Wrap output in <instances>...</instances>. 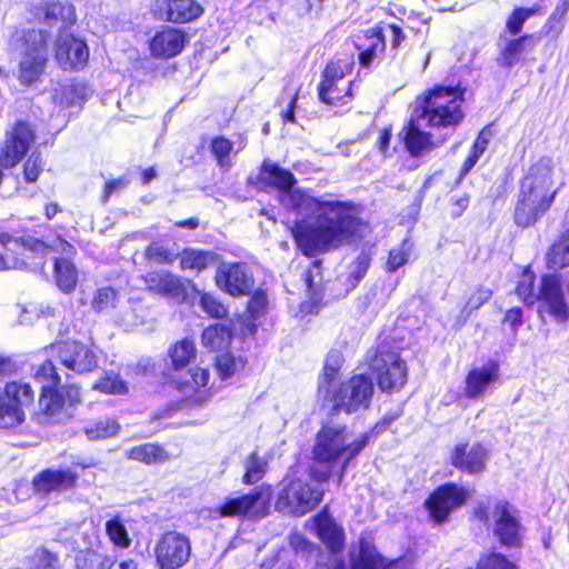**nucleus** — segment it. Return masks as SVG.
<instances>
[{
	"mask_svg": "<svg viewBox=\"0 0 569 569\" xmlns=\"http://www.w3.org/2000/svg\"><path fill=\"white\" fill-rule=\"evenodd\" d=\"M216 286L231 297H243L251 293L254 277L247 262L234 261L221 264L214 274Z\"/></svg>",
	"mask_w": 569,
	"mask_h": 569,
	"instance_id": "obj_17",
	"label": "nucleus"
},
{
	"mask_svg": "<svg viewBox=\"0 0 569 569\" xmlns=\"http://www.w3.org/2000/svg\"><path fill=\"white\" fill-rule=\"evenodd\" d=\"M120 425L114 419L108 418L97 422L94 426L86 429L89 440H99L112 437L118 433Z\"/></svg>",
	"mask_w": 569,
	"mask_h": 569,
	"instance_id": "obj_47",
	"label": "nucleus"
},
{
	"mask_svg": "<svg viewBox=\"0 0 569 569\" xmlns=\"http://www.w3.org/2000/svg\"><path fill=\"white\" fill-rule=\"evenodd\" d=\"M150 49L153 56L170 58L178 53V31L168 28L158 32L151 41Z\"/></svg>",
	"mask_w": 569,
	"mask_h": 569,
	"instance_id": "obj_38",
	"label": "nucleus"
},
{
	"mask_svg": "<svg viewBox=\"0 0 569 569\" xmlns=\"http://www.w3.org/2000/svg\"><path fill=\"white\" fill-rule=\"evenodd\" d=\"M41 172V159L39 156L31 154L24 163V178L27 181L33 182Z\"/></svg>",
	"mask_w": 569,
	"mask_h": 569,
	"instance_id": "obj_61",
	"label": "nucleus"
},
{
	"mask_svg": "<svg viewBox=\"0 0 569 569\" xmlns=\"http://www.w3.org/2000/svg\"><path fill=\"white\" fill-rule=\"evenodd\" d=\"M316 276H318V277L321 276V260H313L311 262V264L309 266V268L306 269L303 272V277H302L303 282L307 287L308 292L311 295L317 293V287L315 283Z\"/></svg>",
	"mask_w": 569,
	"mask_h": 569,
	"instance_id": "obj_57",
	"label": "nucleus"
},
{
	"mask_svg": "<svg viewBox=\"0 0 569 569\" xmlns=\"http://www.w3.org/2000/svg\"><path fill=\"white\" fill-rule=\"evenodd\" d=\"M477 569H520L507 553L495 548L481 552L476 561Z\"/></svg>",
	"mask_w": 569,
	"mask_h": 569,
	"instance_id": "obj_39",
	"label": "nucleus"
},
{
	"mask_svg": "<svg viewBox=\"0 0 569 569\" xmlns=\"http://www.w3.org/2000/svg\"><path fill=\"white\" fill-rule=\"evenodd\" d=\"M34 141V134L30 126L18 121L7 131L6 140L0 153V166L14 167L28 152Z\"/></svg>",
	"mask_w": 569,
	"mask_h": 569,
	"instance_id": "obj_20",
	"label": "nucleus"
},
{
	"mask_svg": "<svg viewBox=\"0 0 569 569\" xmlns=\"http://www.w3.org/2000/svg\"><path fill=\"white\" fill-rule=\"evenodd\" d=\"M343 365V357L340 351H331L327 356L320 375L317 392L323 399L327 390H332Z\"/></svg>",
	"mask_w": 569,
	"mask_h": 569,
	"instance_id": "obj_33",
	"label": "nucleus"
},
{
	"mask_svg": "<svg viewBox=\"0 0 569 569\" xmlns=\"http://www.w3.org/2000/svg\"><path fill=\"white\" fill-rule=\"evenodd\" d=\"M50 352L57 356L66 368L78 373L89 372L98 366L94 351L77 341L52 345Z\"/></svg>",
	"mask_w": 569,
	"mask_h": 569,
	"instance_id": "obj_19",
	"label": "nucleus"
},
{
	"mask_svg": "<svg viewBox=\"0 0 569 569\" xmlns=\"http://www.w3.org/2000/svg\"><path fill=\"white\" fill-rule=\"evenodd\" d=\"M296 183L289 169L268 160L262 161L254 182L261 191L277 190L288 194L292 211L313 217L315 222L296 220L290 230L296 248L305 257L312 258L365 239L369 223L361 217L359 203L323 200L302 189L292 190Z\"/></svg>",
	"mask_w": 569,
	"mask_h": 569,
	"instance_id": "obj_1",
	"label": "nucleus"
},
{
	"mask_svg": "<svg viewBox=\"0 0 569 569\" xmlns=\"http://www.w3.org/2000/svg\"><path fill=\"white\" fill-rule=\"evenodd\" d=\"M540 12V7L533 6L530 8L516 7L512 9L506 20V30L510 36H521V31L526 21Z\"/></svg>",
	"mask_w": 569,
	"mask_h": 569,
	"instance_id": "obj_43",
	"label": "nucleus"
},
{
	"mask_svg": "<svg viewBox=\"0 0 569 569\" xmlns=\"http://www.w3.org/2000/svg\"><path fill=\"white\" fill-rule=\"evenodd\" d=\"M93 388L100 390L106 393L121 395L127 392V386L124 381H122L118 375L116 373H107L104 377L99 379Z\"/></svg>",
	"mask_w": 569,
	"mask_h": 569,
	"instance_id": "obj_49",
	"label": "nucleus"
},
{
	"mask_svg": "<svg viewBox=\"0 0 569 569\" xmlns=\"http://www.w3.org/2000/svg\"><path fill=\"white\" fill-rule=\"evenodd\" d=\"M391 138H392V127L390 124L383 127L380 130L379 137H378V139L376 140V143H375L376 148L383 156L389 154V147H390Z\"/></svg>",
	"mask_w": 569,
	"mask_h": 569,
	"instance_id": "obj_63",
	"label": "nucleus"
},
{
	"mask_svg": "<svg viewBox=\"0 0 569 569\" xmlns=\"http://www.w3.org/2000/svg\"><path fill=\"white\" fill-rule=\"evenodd\" d=\"M523 322V312L520 307L508 309L502 319V323L508 325L512 329H518Z\"/></svg>",
	"mask_w": 569,
	"mask_h": 569,
	"instance_id": "obj_62",
	"label": "nucleus"
},
{
	"mask_svg": "<svg viewBox=\"0 0 569 569\" xmlns=\"http://www.w3.org/2000/svg\"><path fill=\"white\" fill-rule=\"evenodd\" d=\"M9 243L11 248H6V252L0 254V270L23 268L26 259L29 258L28 253L44 252L50 249L62 254L54 260L53 279L56 284L64 293L73 292L78 283V269L70 261L76 253L71 243L61 238H56L50 243L33 238L13 240Z\"/></svg>",
	"mask_w": 569,
	"mask_h": 569,
	"instance_id": "obj_4",
	"label": "nucleus"
},
{
	"mask_svg": "<svg viewBox=\"0 0 569 569\" xmlns=\"http://www.w3.org/2000/svg\"><path fill=\"white\" fill-rule=\"evenodd\" d=\"M77 475L71 470H44L33 480L37 492L49 493L51 491H64L76 483Z\"/></svg>",
	"mask_w": 569,
	"mask_h": 569,
	"instance_id": "obj_28",
	"label": "nucleus"
},
{
	"mask_svg": "<svg viewBox=\"0 0 569 569\" xmlns=\"http://www.w3.org/2000/svg\"><path fill=\"white\" fill-rule=\"evenodd\" d=\"M491 297L492 290L490 288L482 284L475 287L465 301L463 308L461 310L462 313L469 316L486 305L491 299Z\"/></svg>",
	"mask_w": 569,
	"mask_h": 569,
	"instance_id": "obj_45",
	"label": "nucleus"
},
{
	"mask_svg": "<svg viewBox=\"0 0 569 569\" xmlns=\"http://www.w3.org/2000/svg\"><path fill=\"white\" fill-rule=\"evenodd\" d=\"M553 168L549 160L531 164L519 181V192L513 208V222L525 229L533 226L551 208L558 189L553 188Z\"/></svg>",
	"mask_w": 569,
	"mask_h": 569,
	"instance_id": "obj_3",
	"label": "nucleus"
},
{
	"mask_svg": "<svg viewBox=\"0 0 569 569\" xmlns=\"http://www.w3.org/2000/svg\"><path fill=\"white\" fill-rule=\"evenodd\" d=\"M180 350V409L202 407L211 397V390L208 388L209 370L194 367L182 372L183 368L196 359L197 349L193 341L181 339Z\"/></svg>",
	"mask_w": 569,
	"mask_h": 569,
	"instance_id": "obj_9",
	"label": "nucleus"
},
{
	"mask_svg": "<svg viewBox=\"0 0 569 569\" xmlns=\"http://www.w3.org/2000/svg\"><path fill=\"white\" fill-rule=\"evenodd\" d=\"M363 36L369 41V44L363 48L357 46L359 50L358 62L362 68H369L376 56L382 53L386 49L385 28L376 24L366 29Z\"/></svg>",
	"mask_w": 569,
	"mask_h": 569,
	"instance_id": "obj_30",
	"label": "nucleus"
},
{
	"mask_svg": "<svg viewBox=\"0 0 569 569\" xmlns=\"http://www.w3.org/2000/svg\"><path fill=\"white\" fill-rule=\"evenodd\" d=\"M489 146V138L485 134V129L480 130L473 140L469 152L478 157L479 159L485 153Z\"/></svg>",
	"mask_w": 569,
	"mask_h": 569,
	"instance_id": "obj_64",
	"label": "nucleus"
},
{
	"mask_svg": "<svg viewBox=\"0 0 569 569\" xmlns=\"http://www.w3.org/2000/svg\"><path fill=\"white\" fill-rule=\"evenodd\" d=\"M87 87L82 84L68 87L63 90L60 102L66 106H74L87 98Z\"/></svg>",
	"mask_w": 569,
	"mask_h": 569,
	"instance_id": "obj_54",
	"label": "nucleus"
},
{
	"mask_svg": "<svg viewBox=\"0 0 569 569\" xmlns=\"http://www.w3.org/2000/svg\"><path fill=\"white\" fill-rule=\"evenodd\" d=\"M533 33L515 36L499 50L497 62L501 68L510 69L523 60L525 53L535 44Z\"/></svg>",
	"mask_w": 569,
	"mask_h": 569,
	"instance_id": "obj_27",
	"label": "nucleus"
},
{
	"mask_svg": "<svg viewBox=\"0 0 569 569\" xmlns=\"http://www.w3.org/2000/svg\"><path fill=\"white\" fill-rule=\"evenodd\" d=\"M398 138L406 151L413 158H418L425 152L432 151L445 142V139L435 141L432 133L420 129L412 118L405 122L398 133Z\"/></svg>",
	"mask_w": 569,
	"mask_h": 569,
	"instance_id": "obj_23",
	"label": "nucleus"
},
{
	"mask_svg": "<svg viewBox=\"0 0 569 569\" xmlns=\"http://www.w3.org/2000/svg\"><path fill=\"white\" fill-rule=\"evenodd\" d=\"M154 551L160 569H176L178 567V533H166Z\"/></svg>",
	"mask_w": 569,
	"mask_h": 569,
	"instance_id": "obj_35",
	"label": "nucleus"
},
{
	"mask_svg": "<svg viewBox=\"0 0 569 569\" xmlns=\"http://www.w3.org/2000/svg\"><path fill=\"white\" fill-rule=\"evenodd\" d=\"M91 308L96 312L110 316L116 323L122 326H131L134 323L129 308L122 306L119 293L112 287L98 289L93 293Z\"/></svg>",
	"mask_w": 569,
	"mask_h": 569,
	"instance_id": "obj_22",
	"label": "nucleus"
},
{
	"mask_svg": "<svg viewBox=\"0 0 569 569\" xmlns=\"http://www.w3.org/2000/svg\"><path fill=\"white\" fill-rule=\"evenodd\" d=\"M267 463L261 459L257 451L248 455L244 463V473L242 482L244 485H253L261 480L266 473Z\"/></svg>",
	"mask_w": 569,
	"mask_h": 569,
	"instance_id": "obj_44",
	"label": "nucleus"
},
{
	"mask_svg": "<svg viewBox=\"0 0 569 569\" xmlns=\"http://www.w3.org/2000/svg\"><path fill=\"white\" fill-rule=\"evenodd\" d=\"M34 399V391L29 383H7L0 393V428H13L26 419L24 408Z\"/></svg>",
	"mask_w": 569,
	"mask_h": 569,
	"instance_id": "obj_14",
	"label": "nucleus"
},
{
	"mask_svg": "<svg viewBox=\"0 0 569 569\" xmlns=\"http://www.w3.org/2000/svg\"><path fill=\"white\" fill-rule=\"evenodd\" d=\"M89 49L86 42L69 33L66 29L59 31L56 42V60L64 70H78L86 66Z\"/></svg>",
	"mask_w": 569,
	"mask_h": 569,
	"instance_id": "obj_21",
	"label": "nucleus"
},
{
	"mask_svg": "<svg viewBox=\"0 0 569 569\" xmlns=\"http://www.w3.org/2000/svg\"><path fill=\"white\" fill-rule=\"evenodd\" d=\"M180 302L193 305L198 302L201 309L212 319L228 317L229 308L219 298L210 292L199 291L190 281L180 282Z\"/></svg>",
	"mask_w": 569,
	"mask_h": 569,
	"instance_id": "obj_24",
	"label": "nucleus"
},
{
	"mask_svg": "<svg viewBox=\"0 0 569 569\" xmlns=\"http://www.w3.org/2000/svg\"><path fill=\"white\" fill-rule=\"evenodd\" d=\"M248 358L243 355H236L230 350L218 353L213 359V368L221 381L242 375L248 366Z\"/></svg>",
	"mask_w": 569,
	"mask_h": 569,
	"instance_id": "obj_31",
	"label": "nucleus"
},
{
	"mask_svg": "<svg viewBox=\"0 0 569 569\" xmlns=\"http://www.w3.org/2000/svg\"><path fill=\"white\" fill-rule=\"evenodd\" d=\"M33 379L39 383L41 393L39 407L42 413L52 419H60L66 406L64 396L56 389L60 378L52 361L48 360L33 371Z\"/></svg>",
	"mask_w": 569,
	"mask_h": 569,
	"instance_id": "obj_15",
	"label": "nucleus"
},
{
	"mask_svg": "<svg viewBox=\"0 0 569 569\" xmlns=\"http://www.w3.org/2000/svg\"><path fill=\"white\" fill-rule=\"evenodd\" d=\"M39 20L50 26H59V30H67L68 26L76 22V10L71 3L44 2L37 8Z\"/></svg>",
	"mask_w": 569,
	"mask_h": 569,
	"instance_id": "obj_29",
	"label": "nucleus"
},
{
	"mask_svg": "<svg viewBox=\"0 0 569 569\" xmlns=\"http://www.w3.org/2000/svg\"><path fill=\"white\" fill-rule=\"evenodd\" d=\"M472 497V490L455 481L437 486L425 499L423 508L433 526L450 521L451 515L463 507Z\"/></svg>",
	"mask_w": 569,
	"mask_h": 569,
	"instance_id": "obj_11",
	"label": "nucleus"
},
{
	"mask_svg": "<svg viewBox=\"0 0 569 569\" xmlns=\"http://www.w3.org/2000/svg\"><path fill=\"white\" fill-rule=\"evenodd\" d=\"M375 396V382L367 373H353L338 382L332 390H327L323 402L330 403V416L341 412L353 415L367 411Z\"/></svg>",
	"mask_w": 569,
	"mask_h": 569,
	"instance_id": "obj_8",
	"label": "nucleus"
},
{
	"mask_svg": "<svg viewBox=\"0 0 569 569\" xmlns=\"http://www.w3.org/2000/svg\"><path fill=\"white\" fill-rule=\"evenodd\" d=\"M127 457L129 459L150 465L166 461L169 455L164 448L160 447L159 445L144 443L129 449L127 451Z\"/></svg>",
	"mask_w": 569,
	"mask_h": 569,
	"instance_id": "obj_40",
	"label": "nucleus"
},
{
	"mask_svg": "<svg viewBox=\"0 0 569 569\" xmlns=\"http://www.w3.org/2000/svg\"><path fill=\"white\" fill-rule=\"evenodd\" d=\"M218 256L210 250H197L184 248L180 251V268L200 273L208 267L214 264Z\"/></svg>",
	"mask_w": 569,
	"mask_h": 569,
	"instance_id": "obj_34",
	"label": "nucleus"
},
{
	"mask_svg": "<svg viewBox=\"0 0 569 569\" xmlns=\"http://www.w3.org/2000/svg\"><path fill=\"white\" fill-rule=\"evenodd\" d=\"M393 561H388L368 545H361L359 553L352 560L350 569H392Z\"/></svg>",
	"mask_w": 569,
	"mask_h": 569,
	"instance_id": "obj_37",
	"label": "nucleus"
},
{
	"mask_svg": "<svg viewBox=\"0 0 569 569\" xmlns=\"http://www.w3.org/2000/svg\"><path fill=\"white\" fill-rule=\"evenodd\" d=\"M315 530L319 540L332 552H340L345 548L346 537L341 526L329 515L325 507L315 517Z\"/></svg>",
	"mask_w": 569,
	"mask_h": 569,
	"instance_id": "obj_25",
	"label": "nucleus"
},
{
	"mask_svg": "<svg viewBox=\"0 0 569 569\" xmlns=\"http://www.w3.org/2000/svg\"><path fill=\"white\" fill-rule=\"evenodd\" d=\"M377 423L370 431L361 433L351 443H347L346 426H322L312 446L313 465L309 468V477L318 483H326L337 477L340 486L351 460H353L379 431Z\"/></svg>",
	"mask_w": 569,
	"mask_h": 569,
	"instance_id": "obj_2",
	"label": "nucleus"
},
{
	"mask_svg": "<svg viewBox=\"0 0 569 569\" xmlns=\"http://www.w3.org/2000/svg\"><path fill=\"white\" fill-rule=\"evenodd\" d=\"M234 143L229 138L218 134L210 139L209 150L217 164L222 169H229L232 164L231 154Z\"/></svg>",
	"mask_w": 569,
	"mask_h": 569,
	"instance_id": "obj_41",
	"label": "nucleus"
},
{
	"mask_svg": "<svg viewBox=\"0 0 569 569\" xmlns=\"http://www.w3.org/2000/svg\"><path fill=\"white\" fill-rule=\"evenodd\" d=\"M353 60L345 61L333 57L321 71L317 96L321 103L333 109H351L355 98V81L347 77L352 73Z\"/></svg>",
	"mask_w": 569,
	"mask_h": 569,
	"instance_id": "obj_7",
	"label": "nucleus"
},
{
	"mask_svg": "<svg viewBox=\"0 0 569 569\" xmlns=\"http://www.w3.org/2000/svg\"><path fill=\"white\" fill-rule=\"evenodd\" d=\"M204 13V8L197 0H180V23L191 22Z\"/></svg>",
	"mask_w": 569,
	"mask_h": 569,
	"instance_id": "obj_51",
	"label": "nucleus"
},
{
	"mask_svg": "<svg viewBox=\"0 0 569 569\" xmlns=\"http://www.w3.org/2000/svg\"><path fill=\"white\" fill-rule=\"evenodd\" d=\"M467 89L456 84H433L416 100V112L430 129L455 131L466 118Z\"/></svg>",
	"mask_w": 569,
	"mask_h": 569,
	"instance_id": "obj_5",
	"label": "nucleus"
},
{
	"mask_svg": "<svg viewBox=\"0 0 569 569\" xmlns=\"http://www.w3.org/2000/svg\"><path fill=\"white\" fill-rule=\"evenodd\" d=\"M325 490L300 479H291L278 493L274 506L282 513L301 517L322 501Z\"/></svg>",
	"mask_w": 569,
	"mask_h": 569,
	"instance_id": "obj_12",
	"label": "nucleus"
},
{
	"mask_svg": "<svg viewBox=\"0 0 569 569\" xmlns=\"http://www.w3.org/2000/svg\"><path fill=\"white\" fill-rule=\"evenodd\" d=\"M232 340V329L222 323L210 325L201 333L202 345L217 355L229 350Z\"/></svg>",
	"mask_w": 569,
	"mask_h": 569,
	"instance_id": "obj_32",
	"label": "nucleus"
},
{
	"mask_svg": "<svg viewBox=\"0 0 569 569\" xmlns=\"http://www.w3.org/2000/svg\"><path fill=\"white\" fill-rule=\"evenodd\" d=\"M262 495L263 490L261 488H253L248 493L224 499L214 508L213 512L218 518H244L262 498Z\"/></svg>",
	"mask_w": 569,
	"mask_h": 569,
	"instance_id": "obj_26",
	"label": "nucleus"
},
{
	"mask_svg": "<svg viewBox=\"0 0 569 569\" xmlns=\"http://www.w3.org/2000/svg\"><path fill=\"white\" fill-rule=\"evenodd\" d=\"M569 11V0H560L555 10L548 18L547 27L549 31L557 27V32L562 29L561 21Z\"/></svg>",
	"mask_w": 569,
	"mask_h": 569,
	"instance_id": "obj_56",
	"label": "nucleus"
},
{
	"mask_svg": "<svg viewBox=\"0 0 569 569\" xmlns=\"http://www.w3.org/2000/svg\"><path fill=\"white\" fill-rule=\"evenodd\" d=\"M153 370L163 385H170L173 389H178L174 379L178 370V342L170 346L166 358L153 365Z\"/></svg>",
	"mask_w": 569,
	"mask_h": 569,
	"instance_id": "obj_36",
	"label": "nucleus"
},
{
	"mask_svg": "<svg viewBox=\"0 0 569 569\" xmlns=\"http://www.w3.org/2000/svg\"><path fill=\"white\" fill-rule=\"evenodd\" d=\"M146 257L158 263L173 260V254L160 242L151 243L146 250Z\"/></svg>",
	"mask_w": 569,
	"mask_h": 569,
	"instance_id": "obj_55",
	"label": "nucleus"
},
{
	"mask_svg": "<svg viewBox=\"0 0 569 569\" xmlns=\"http://www.w3.org/2000/svg\"><path fill=\"white\" fill-rule=\"evenodd\" d=\"M470 203L469 194L452 197L449 200V214L452 219L461 217Z\"/></svg>",
	"mask_w": 569,
	"mask_h": 569,
	"instance_id": "obj_60",
	"label": "nucleus"
},
{
	"mask_svg": "<svg viewBox=\"0 0 569 569\" xmlns=\"http://www.w3.org/2000/svg\"><path fill=\"white\" fill-rule=\"evenodd\" d=\"M24 50L18 68V79L22 84L30 86L36 82L44 70L47 56L46 31L29 30L24 33Z\"/></svg>",
	"mask_w": 569,
	"mask_h": 569,
	"instance_id": "obj_13",
	"label": "nucleus"
},
{
	"mask_svg": "<svg viewBox=\"0 0 569 569\" xmlns=\"http://www.w3.org/2000/svg\"><path fill=\"white\" fill-rule=\"evenodd\" d=\"M499 360L489 358L483 365L472 367L465 377L463 396L467 399L482 398L500 380Z\"/></svg>",
	"mask_w": 569,
	"mask_h": 569,
	"instance_id": "obj_18",
	"label": "nucleus"
},
{
	"mask_svg": "<svg viewBox=\"0 0 569 569\" xmlns=\"http://www.w3.org/2000/svg\"><path fill=\"white\" fill-rule=\"evenodd\" d=\"M177 0H156L152 4V13L160 20L177 21Z\"/></svg>",
	"mask_w": 569,
	"mask_h": 569,
	"instance_id": "obj_50",
	"label": "nucleus"
},
{
	"mask_svg": "<svg viewBox=\"0 0 569 569\" xmlns=\"http://www.w3.org/2000/svg\"><path fill=\"white\" fill-rule=\"evenodd\" d=\"M32 562L36 569H56L59 559L57 555L47 549H38L32 556Z\"/></svg>",
	"mask_w": 569,
	"mask_h": 569,
	"instance_id": "obj_53",
	"label": "nucleus"
},
{
	"mask_svg": "<svg viewBox=\"0 0 569 569\" xmlns=\"http://www.w3.org/2000/svg\"><path fill=\"white\" fill-rule=\"evenodd\" d=\"M379 24L385 28V33L388 32L392 50H399L406 38L402 28L396 23L380 22Z\"/></svg>",
	"mask_w": 569,
	"mask_h": 569,
	"instance_id": "obj_59",
	"label": "nucleus"
},
{
	"mask_svg": "<svg viewBox=\"0 0 569 569\" xmlns=\"http://www.w3.org/2000/svg\"><path fill=\"white\" fill-rule=\"evenodd\" d=\"M148 287L161 295L174 296L178 291V279L164 270L151 272L146 277Z\"/></svg>",
	"mask_w": 569,
	"mask_h": 569,
	"instance_id": "obj_42",
	"label": "nucleus"
},
{
	"mask_svg": "<svg viewBox=\"0 0 569 569\" xmlns=\"http://www.w3.org/2000/svg\"><path fill=\"white\" fill-rule=\"evenodd\" d=\"M371 263V257L369 252L361 251L355 259V269L350 273V282L357 284L368 272Z\"/></svg>",
	"mask_w": 569,
	"mask_h": 569,
	"instance_id": "obj_52",
	"label": "nucleus"
},
{
	"mask_svg": "<svg viewBox=\"0 0 569 569\" xmlns=\"http://www.w3.org/2000/svg\"><path fill=\"white\" fill-rule=\"evenodd\" d=\"M408 261V253L403 249H391L386 262V271L395 272Z\"/></svg>",
	"mask_w": 569,
	"mask_h": 569,
	"instance_id": "obj_58",
	"label": "nucleus"
},
{
	"mask_svg": "<svg viewBox=\"0 0 569 569\" xmlns=\"http://www.w3.org/2000/svg\"><path fill=\"white\" fill-rule=\"evenodd\" d=\"M367 365L381 392L400 391L408 381V366L388 342L378 343L368 355Z\"/></svg>",
	"mask_w": 569,
	"mask_h": 569,
	"instance_id": "obj_10",
	"label": "nucleus"
},
{
	"mask_svg": "<svg viewBox=\"0 0 569 569\" xmlns=\"http://www.w3.org/2000/svg\"><path fill=\"white\" fill-rule=\"evenodd\" d=\"M268 296L264 290L257 289L247 301L246 310L250 320H257L267 313Z\"/></svg>",
	"mask_w": 569,
	"mask_h": 569,
	"instance_id": "obj_46",
	"label": "nucleus"
},
{
	"mask_svg": "<svg viewBox=\"0 0 569 569\" xmlns=\"http://www.w3.org/2000/svg\"><path fill=\"white\" fill-rule=\"evenodd\" d=\"M106 531L109 539L116 546L120 548H128L130 546L131 540L128 536V532L123 523H121V521L118 518L107 521Z\"/></svg>",
	"mask_w": 569,
	"mask_h": 569,
	"instance_id": "obj_48",
	"label": "nucleus"
},
{
	"mask_svg": "<svg viewBox=\"0 0 569 569\" xmlns=\"http://www.w3.org/2000/svg\"><path fill=\"white\" fill-rule=\"evenodd\" d=\"M470 519L485 527L491 525V535L501 548L511 550L525 546L526 527L519 511L506 499L478 502Z\"/></svg>",
	"mask_w": 569,
	"mask_h": 569,
	"instance_id": "obj_6",
	"label": "nucleus"
},
{
	"mask_svg": "<svg viewBox=\"0 0 569 569\" xmlns=\"http://www.w3.org/2000/svg\"><path fill=\"white\" fill-rule=\"evenodd\" d=\"M489 457L490 450L482 441H459L450 449L449 463L463 475L479 476L486 471Z\"/></svg>",
	"mask_w": 569,
	"mask_h": 569,
	"instance_id": "obj_16",
	"label": "nucleus"
}]
</instances>
